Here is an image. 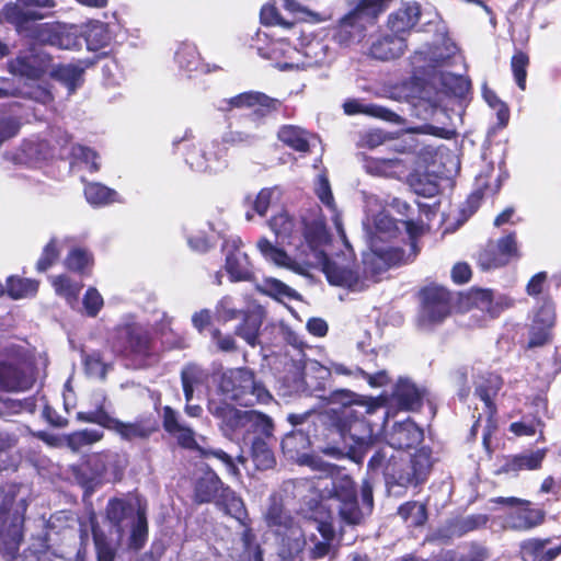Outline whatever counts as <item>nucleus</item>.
Listing matches in <instances>:
<instances>
[{
  "mask_svg": "<svg viewBox=\"0 0 561 561\" xmlns=\"http://www.w3.org/2000/svg\"><path fill=\"white\" fill-rule=\"evenodd\" d=\"M365 207L367 216L364 228L370 252L364 255V265L366 273L375 276L404 260L400 249L385 244L398 236L399 227L396 220L383 211L381 201L375 195L367 196Z\"/></svg>",
  "mask_w": 561,
  "mask_h": 561,
  "instance_id": "nucleus-3",
  "label": "nucleus"
},
{
  "mask_svg": "<svg viewBox=\"0 0 561 561\" xmlns=\"http://www.w3.org/2000/svg\"><path fill=\"white\" fill-rule=\"evenodd\" d=\"M268 226L278 243L295 244V241L301 240V222L296 221L287 211L273 216Z\"/></svg>",
  "mask_w": 561,
  "mask_h": 561,
  "instance_id": "nucleus-32",
  "label": "nucleus"
},
{
  "mask_svg": "<svg viewBox=\"0 0 561 561\" xmlns=\"http://www.w3.org/2000/svg\"><path fill=\"white\" fill-rule=\"evenodd\" d=\"M13 499L3 502L0 507V552L5 560L16 558L22 541L23 516L11 512Z\"/></svg>",
  "mask_w": 561,
  "mask_h": 561,
  "instance_id": "nucleus-18",
  "label": "nucleus"
},
{
  "mask_svg": "<svg viewBox=\"0 0 561 561\" xmlns=\"http://www.w3.org/2000/svg\"><path fill=\"white\" fill-rule=\"evenodd\" d=\"M393 398L403 410H415L421 407L422 392L409 379L400 378L393 391Z\"/></svg>",
  "mask_w": 561,
  "mask_h": 561,
  "instance_id": "nucleus-41",
  "label": "nucleus"
},
{
  "mask_svg": "<svg viewBox=\"0 0 561 561\" xmlns=\"http://www.w3.org/2000/svg\"><path fill=\"white\" fill-rule=\"evenodd\" d=\"M224 104L220 106V110L228 111L232 107H251L254 105H260L265 108H275L278 104L277 100L271 99L270 96L260 93V92H244L229 100H225Z\"/></svg>",
  "mask_w": 561,
  "mask_h": 561,
  "instance_id": "nucleus-40",
  "label": "nucleus"
},
{
  "mask_svg": "<svg viewBox=\"0 0 561 561\" xmlns=\"http://www.w3.org/2000/svg\"><path fill=\"white\" fill-rule=\"evenodd\" d=\"M75 477L79 484L93 491L104 481L116 478L118 473L117 455L113 453H98L89 456L84 463L77 467Z\"/></svg>",
  "mask_w": 561,
  "mask_h": 561,
  "instance_id": "nucleus-15",
  "label": "nucleus"
},
{
  "mask_svg": "<svg viewBox=\"0 0 561 561\" xmlns=\"http://www.w3.org/2000/svg\"><path fill=\"white\" fill-rule=\"evenodd\" d=\"M257 288L263 294L268 295L279 301L285 299H300V295L295 289L276 278H265L262 284L257 286Z\"/></svg>",
  "mask_w": 561,
  "mask_h": 561,
  "instance_id": "nucleus-46",
  "label": "nucleus"
},
{
  "mask_svg": "<svg viewBox=\"0 0 561 561\" xmlns=\"http://www.w3.org/2000/svg\"><path fill=\"white\" fill-rule=\"evenodd\" d=\"M84 39L87 48L91 51L105 48L112 41L108 25L100 21L90 22L84 31Z\"/></svg>",
  "mask_w": 561,
  "mask_h": 561,
  "instance_id": "nucleus-43",
  "label": "nucleus"
},
{
  "mask_svg": "<svg viewBox=\"0 0 561 561\" xmlns=\"http://www.w3.org/2000/svg\"><path fill=\"white\" fill-rule=\"evenodd\" d=\"M390 0H351V9L332 25L331 38L341 48L359 45Z\"/></svg>",
  "mask_w": 561,
  "mask_h": 561,
  "instance_id": "nucleus-6",
  "label": "nucleus"
},
{
  "mask_svg": "<svg viewBox=\"0 0 561 561\" xmlns=\"http://www.w3.org/2000/svg\"><path fill=\"white\" fill-rule=\"evenodd\" d=\"M440 83L447 92L460 98L465 96L471 87L470 80L467 77L451 72H442Z\"/></svg>",
  "mask_w": 561,
  "mask_h": 561,
  "instance_id": "nucleus-56",
  "label": "nucleus"
},
{
  "mask_svg": "<svg viewBox=\"0 0 561 561\" xmlns=\"http://www.w3.org/2000/svg\"><path fill=\"white\" fill-rule=\"evenodd\" d=\"M420 8L416 4H408L391 13L388 26L392 35H401L411 30L419 21Z\"/></svg>",
  "mask_w": 561,
  "mask_h": 561,
  "instance_id": "nucleus-38",
  "label": "nucleus"
},
{
  "mask_svg": "<svg viewBox=\"0 0 561 561\" xmlns=\"http://www.w3.org/2000/svg\"><path fill=\"white\" fill-rule=\"evenodd\" d=\"M218 389L226 399L244 407L266 404L273 399L266 387L256 379L253 370L247 367L225 370L220 376Z\"/></svg>",
  "mask_w": 561,
  "mask_h": 561,
  "instance_id": "nucleus-9",
  "label": "nucleus"
},
{
  "mask_svg": "<svg viewBox=\"0 0 561 561\" xmlns=\"http://www.w3.org/2000/svg\"><path fill=\"white\" fill-rule=\"evenodd\" d=\"M216 314L220 320L230 321L239 318L242 314V311L236 308L231 297L225 296L216 306Z\"/></svg>",
  "mask_w": 561,
  "mask_h": 561,
  "instance_id": "nucleus-64",
  "label": "nucleus"
},
{
  "mask_svg": "<svg viewBox=\"0 0 561 561\" xmlns=\"http://www.w3.org/2000/svg\"><path fill=\"white\" fill-rule=\"evenodd\" d=\"M82 360L85 373L93 378L104 379L108 369V365L104 363L99 352L83 354Z\"/></svg>",
  "mask_w": 561,
  "mask_h": 561,
  "instance_id": "nucleus-60",
  "label": "nucleus"
},
{
  "mask_svg": "<svg viewBox=\"0 0 561 561\" xmlns=\"http://www.w3.org/2000/svg\"><path fill=\"white\" fill-rule=\"evenodd\" d=\"M405 38L402 35L380 34L373 38L368 55L378 60L399 58L405 51Z\"/></svg>",
  "mask_w": 561,
  "mask_h": 561,
  "instance_id": "nucleus-31",
  "label": "nucleus"
},
{
  "mask_svg": "<svg viewBox=\"0 0 561 561\" xmlns=\"http://www.w3.org/2000/svg\"><path fill=\"white\" fill-rule=\"evenodd\" d=\"M314 526L321 534L322 540L314 542L309 552L312 559H319L328 554L330 549V541L334 537V529L330 524L327 523L316 522Z\"/></svg>",
  "mask_w": 561,
  "mask_h": 561,
  "instance_id": "nucleus-58",
  "label": "nucleus"
},
{
  "mask_svg": "<svg viewBox=\"0 0 561 561\" xmlns=\"http://www.w3.org/2000/svg\"><path fill=\"white\" fill-rule=\"evenodd\" d=\"M314 192L321 203L327 207V209L331 214V219L335 226V229L343 241V243L350 248L348 241L346 239L345 231L343 229L342 219L340 213L336 209V205L334 202V197L331 191V186L325 174H319L316 181Z\"/></svg>",
  "mask_w": 561,
  "mask_h": 561,
  "instance_id": "nucleus-35",
  "label": "nucleus"
},
{
  "mask_svg": "<svg viewBox=\"0 0 561 561\" xmlns=\"http://www.w3.org/2000/svg\"><path fill=\"white\" fill-rule=\"evenodd\" d=\"M175 61L179 67L188 72L196 71L201 67L199 54L191 43H182L175 51Z\"/></svg>",
  "mask_w": 561,
  "mask_h": 561,
  "instance_id": "nucleus-50",
  "label": "nucleus"
},
{
  "mask_svg": "<svg viewBox=\"0 0 561 561\" xmlns=\"http://www.w3.org/2000/svg\"><path fill=\"white\" fill-rule=\"evenodd\" d=\"M492 502L508 507V512L503 518V527L506 529L529 530L542 524L545 519V512L533 507L527 500L499 496L493 499Z\"/></svg>",
  "mask_w": 561,
  "mask_h": 561,
  "instance_id": "nucleus-16",
  "label": "nucleus"
},
{
  "mask_svg": "<svg viewBox=\"0 0 561 561\" xmlns=\"http://www.w3.org/2000/svg\"><path fill=\"white\" fill-rule=\"evenodd\" d=\"M399 516L409 524V526H422L426 519V507L420 502H407L398 510Z\"/></svg>",
  "mask_w": 561,
  "mask_h": 561,
  "instance_id": "nucleus-54",
  "label": "nucleus"
},
{
  "mask_svg": "<svg viewBox=\"0 0 561 561\" xmlns=\"http://www.w3.org/2000/svg\"><path fill=\"white\" fill-rule=\"evenodd\" d=\"M105 397H96V407L90 411L77 413V419L87 423H94L104 428L115 432L122 439L127 442L148 439L158 430V423L151 415L137 417L133 422H123L111 416L104 409Z\"/></svg>",
  "mask_w": 561,
  "mask_h": 561,
  "instance_id": "nucleus-10",
  "label": "nucleus"
},
{
  "mask_svg": "<svg viewBox=\"0 0 561 561\" xmlns=\"http://www.w3.org/2000/svg\"><path fill=\"white\" fill-rule=\"evenodd\" d=\"M225 489H228V486L222 483L217 473L213 470H207L195 482L194 500L199 504L210 502L217 504V500Z\"/></svg>",
  "mask_w": 561,
  "mask_h": 561,
  "instance_id": "nucleus-33",
  "label": "nucleus"
},
{
  "mask_svg": "<svg viewBox=\"0 0 561 561\" xmlns=\"http://www.w3.org/2000/svg\"><path fill=\"white\" fill-rule=\"evenodd\" d=\"M242 241L239 237L227 239L222 245L226 254V271L231 282L250 280L253 272L245 252L241 250Z\"/></svg>",
  "mask_w": 561,
  "mask_h": 561,
  "instance_id": "nucleus-27",
  "label": "nucleus"
},
{
  "mask_svg": "<svg viewBox=\"0 0 561 561\" xmlns=\"http://www.w3.org/2000/svg\"><path fill=\"white\" fill-rule=\"evenodd\" d=\"M113 351L142 366L154 359V348L147 330L137 324H127L116 329L113 342Z\"/></svg>",
  "mask_w": 561,
  "mask_h": 561,
  "instance_id": "nucleus-12",
  "label": "nucleus"
},
{
  "mask_svg": "<svg viewBox=\"0 0 561 561\" xmlns=\"http://www.w3.org/2000/svg\"><path fill=\"white\" fill-rule=\"evenodd\" d=\"M163 430L186 449L197 448L194 430L182 419L179 411L165 405L162 409Z\"/></svg>",
  "mask_w": 561,
  "mask_h": 561,
  "instance_id": "nucleus-29",
  "label": "nucleus"
},
{
  "mask_svg": "<svg viewBox=\"0 0 561 561\" xmlns=\"http://www.w3.org/2000/svg\"><path fill=\"white\" fill-rule=\"evenodd\" d=\"M386 438L389 447L393 449L412 448L423 440V431L408 417L405 421L394 423L387 432Z\"/></svg>",
  "mask_w": 561,
  "mask_h": 561,
  "instance_id": "nucleus-30",
  "label": "nucleus"
},
{
  "mask_svg": "<svg viewBox=\"0 0 561 561\" xmlns=\"http://www.w3.org/2000/svg\"><path fill=\"white\" fill-rule=\"evenodd\" d=\"M54 0H16L3 8L4 19L13 24L19 34L34 39H44L43 30H48V24H36L38 20L46 18L41 9H53Z\"/></svg>",
  "mask_w": 561,
  "mask_h": 561,
  "instance_id": "nucleus-11",
  "label": "nucleus"
},
{
  "mask_svg": "<svg viewBox=\"0 0 561 561\" xmlns=\"http://www.w3.org/2000/svg\"><path fill=\"white\" fill-rule=\"evenodd\" d=\"M84 195L93 206H103L116 201L117 193L100 183H90L84 188Z\"/></svg>",
  "mask_w": 561,
  "mask_h": 561,
  "instance_id": "nucleus-51",
  "label": "nucleus"
},
{
  "mask_svg": "<svg viewBox=\"0 0 561 561\" xmlns=\"http://www.w3.org/2000/svg\"><path fill=\"white\" fill-rule=\"evenodd\" d=\"M451 308L450 293L443 287H426L422 291V308L419 313V324L430 329L440 323L449 316Z\"/></svg>",
  "mask_w": 561,
  "mask_h": 561,
  "instance_id": "nucleus-19",
  "label": "nucleus"
},
{
  "mask_svg": "<svg viewBox=\"0 0 561 561\" xmlns=\"http://www.w3.org/2000/svg\"><path fill=\"white\" fill-rule=\"evenodd\" d=\"M343 108L347 115L365 114L390 123L400 124L402 122L400 115L377 104H367L357 100H348L343 104Z\"/></svg>",
  "mask_w": 561,
  "mask_h": 561,
  "instance_id": "nucleus-37",
  "label": "nucleus"
},
{
  "mask_svg": "<svg viewBox=\"0 0 561 561\" xmlns=\"http://www.w3.org/2000/svg\"><path fill=\"white\" fill-rule=\"evenodd\" d=\"M38 283L34 279L10 276L7 279V293L12 299L30 298L36 295Z\"/></svg>",
  "mask_w": 561,
  "mask_h": 561,
  "instance_id": "nucleus-47",
  "label": "nucleus"
},
{
  "mask_svg": "<svg viewBox=\"0 0 561 561\" xmlns=\"http://www.w3.org/2000/svg\"><path fill=\"white\" fill-rule=\"evenodd\" d=\"M557 314L553 301L543 297L534 307L528 325V348L541 347L552 342Z\"/></svg>",
  "mask_w": 561,
  "mask_h": 561,
  "instance_id": "nucleus-17",
  "label": "nucleus"
},
{
  "mask_svg": "<svg viewBox=\"0 0 561 561\" xmlns=\"http://www.w3.org/2000/svg\"><path fill=\"white\" fill-rule=\"evenodd\" d=\"M106 519L111 527V539L98 527L92 528L98 561H114L116 545L123 543L128 534L127 548L140 550L148 539V524L145 511L135 503L123 499H112L106 508Z\"/></svg>",
  "mask_w": 561,
  "mask_h": 561,
  "instance_id": "nucleus-2",
  "label": "nucleus"
},
{
  "mask_svg": "<svg viewBox=\"0 0 561 561\" xmlns=\"http://www.w3.org/2000/svg\"><path fill=\"white\" fill-rule=\"evenodd\" d=\"M257 249L261 252V254L267 260L276 265L285 266L291 270L297 271V266L295 262L287 255V253L275 247L268 239L261 238L257 241Z\"/></svg>",
  "mask_w": 561,
  "mask_h": 561,
  "instance_id": "nucleus-48",
  "label": "nucleus"
},
{
  "mask_svg": "<svg viewBox=\"0 0 561 561\" xmlns=\"http://www.w3.org/2000/svg\"><path fill=\"white\" fill-rule=\"evenodd\" d=\"M104 436L103 431L95 428H84L73 432L67 436V445L73 451L79 450L83 446L92 445L101 440Z\"/></svg>",
  "mask_w": 561,
  "mask_h": 561,
  "instance_id": "nucleus-55",
  "label": "nucleus"
},
{
  "mask_svg": "<svg viewBox=\"0 0 561 561\" xmlns=\"http://www.w3.org/2000/svg\"><path fill=\"white\" fill-rule=\"evenodd\" d=\"M302 237L306 243L301 250L306 255L305 263H321L330 284L346 287L352 291H362L368 286L367 276L360 277L356 271L329 260L324 247L330 236L323 218L305 219Z\"/></svg>",
  "mask_w": 561,
  "mask_h": 561,
  "instance_id": "nucleus-4",
  "label": "nucleus"
},
{
  "mask_svg": "<svg viewBox=\"0 0 561 561\" xmlns=\"http://www.w3.org/2000/svg\"><path fill=\"white\" fill-rule=\"evenodd\" d=\"M262 320L257 314L248 313L244 316L243 322L237 328V335L242 337L249 345L255 346L259 341V331Z\"/></svg>",
  "mask_w": 561,
  "mask_h": 561,
  "instance_id": "nucleus-53",
  "label": "nucleus"
},
{
  "mask_svg": "<svg viewBox=\"0 0 561 561\" xmlns=\"http://www.w3.org/2000/svg\"><path fill=\"white\" fill-rule=\"evenodd\" d=\"M50 66L49 55L37 46L21 50L16 57L8 61V69L12 75L32 80L42 78Z\"/></svg>",
  "mask_w": 561,
  "mask_h": 561,
  "instance_id": "nucleus-20",
  "label": "nucleus"
},
{
  "mask_svg": "<svg viewBox=\"0 0 561 561\" xmlns=\"http://www.w3.org/2000/svg\"><path fill=\"white\" fill-rule=\"evenodd\" d=\"M330 424L336 430L345 444L359 449L368 447L374 442L375 428L366 419L381 413L382 424L388 417V411L377 399L363 400L350 390H336L327 398Z\"/></svg>",
  "mask_w": 561,
  "mask_h": 561,
  "instance_id": "nucleus-1",
  "label": "nucleus"
},
{
  "mask_svg": "<svg viewBox=\"0 0 561 561\" xmlns=\"http://www.w3.org/2000/svg\"><path fill=\"white\" fill-rule=\"evenodd\" d=\"M263 56L273 60L285 58L286 61H297V57H300V50L291 46L286 39H277L271 43Z\"/></svg>",
  "mask_w": 561,
  "mask_h": 561,
  "instance_id": "nucleus-57",
  "label": "nucleus"
},
{
  "mask_svg": "<svg viewBox=\"0 0 561 561\" xmlns=\"http://www.w3.org/2000/svg\"><path fill=\"white\" fill-rule=\"evenodd\" d=\"M216 505L244 527L241 537L244 549L241 561H262V551L255 542V535L247 524L248 512L242 499L228 486L220 493Z\"/></svg>",
  "mask_w": 561,
  "mask_h": 561,
  "instance_id": "nucleus-13",
  "label": "nucleus"
},
{
  "mask_svg": "<svg viewBox=\"0 0 561 561\" xmlns=\"http://www.w3.org/2000/svg\"><path fill=\"white\" fill-rule=\"evenodd\" d=\"M280 193L277 187H266L259 192L255 199H253L252 206L256 214L264 216L270 205L279 199Z\"/></svg>",
  "mask_w": 561,
  "mask_h": 561,
  "instance_id": "nucleus-61",
  "label": "nucleus"
},
{
  "mask_svg": "<svg viewBox=\"0 0 561 561\" xmlns=\"http://www.w3.org/2000/svg\"><path fill=\"white\" fill-rule=\"evenodd\" d=\"M93 62L87 59L76 64L59 65L51 70V75L67 87L69 93H73L82 84L85 69Z\"/></svg>",
  "mask_w": 561,
  "mask_h": 561,
  "instance_id": "nucleus-36",
  "label": "nucleus"
},
{
  "mask_svg": "<svg viewBox=\"0 0 561 561\" xmlns=\"http://www.w3.org/2000/svg\"><path fill=\"white\" fill-rule=\"evenodd\" d=\"M263 115L262 110H256L244 119L240 129L225 131L220 139H217L220 147H226L228 150L229 147L253 146L265 138V128L260 121Z\"/></svg>",
  "mask_w": 561,
  "mask_h": 561,
  "instance_id": "nucleus-22",
  "label": "nucleus"
},
{
  "mask_svg": "<svg viewBox=\"0 0 561 561\" xmlns=\"http://www.w3.org/2000/svg\"><path fill=\"white\" fill-rule=\"evenodd\" d=\"M518 248L515 233H510L496 242L489 244L478 256L482 270L497 268L506 265L511 260L518 257Z\"/></svg>",
  "mask_w": 561,
  "mask_h": 561,
  "instance_id": "nucleus-25",
  "label": "nucleus"
},
{
  "mask_svg": "<svg viewBox=\"0 0 561 561\" xmlns=\"http://www.w3.org/2000/svg\"><path fill=\"white\" fill-rule=\"evenodd\" d=\"M34 378L26 360L19 354L0 359V388L5 391L20 392L32 387Z\"/></svg>",
  "mask_w": 561,
  "mask_h": 561,
  "instance_id": "nucleus-21",
  "label": "nucleus"
},
{
  "mask_svg": "<svg viewBox=\"0 0 561 561\" xmlns=\"http://www.w3.org/2000/svg\"><path fill=\"white\" fill-rule=\"evenodd\" d=\"M277 136L282 142L299 152H308L311 141L316 140L313 135L295 125L283 126Z\"/></svg>",
  "mask_w": 561,
  "mask_h": 561,
  "instance_id": "nucleus-39",
  "label": "nucleus"
},
{
  "mask_svg": "<svg viewBox=\"0 0 561 561\" xmlns=\"http://www.w3.org/2000/svg\"><path fill=\"white\" fill-rule=\"evenodd\" d=\"M477 309L486 312L490 318L497 317L503 310L513 306V300L504 295H494L489 289H478L471 295Z\"/></svg>",
  "mask_w": 561,
  "mask_h": 561,
  "instance_id": "nucleus-34",
  "label": "nucleus"
},
{
  "mask_svg": "<svg viewBox=\"0 0 561 561\" xmlns=\"http://www.w3.org/2000/svg\"><path fill=\"white\" fill-rule=\"evenodd\" d=\"M92 265L91 253L81 248H73L66 257V266L76 272L84 273Z\"/></svg>",
  "mask_w": 561,
  "mask_h": 561,
  "instance_id": "nucleus-59",
  "label": "nucleus"
},
{
  "mask_svg": "<svg viewBox=\"0 0 561 561\" xmlns=\"http://www.w3.org/2000/svg\"><path fill=\"white\" fill-rule=\"evenodd\" d=\"M503 381L499 375L488 374L486 376L480 377L477 381L476 396L485 405L486 424L483 431V444L486 446L492 432L495 430V421L493 416L496 412V408L493 403V399L502 388Z\"/></svg>",
  "mask_w": 561,
  "mask_h": 561,
  "instance_id": "nucleus-26",
  "label": "nucleus"
},
{
  "mask_svg": "<svg viewBox=\"0 0 561 561\" xmlns=\"http://www.w3.org/2000/svg\"><path fill=\"white\" fill-rule=\"evenodd\" d=\"M300 56L304 57L302 60H300L299 57H297V61H278V69L283 71L293 69L305 70L308 68L329 64L333 58L331 48L322 39H312L308 42L305 45L304 50L300 51Z\"/></svg>",
  "mask_w": 561,
  "mask_h": 561,
  "instance_id": "nucleus-28",
  "label": "nucleus"
},
{
  "mask_svg": "<svg viewBox=\"0 0 561 561\" xmlns=\"http://www.w3.org/2000/svg\"><path fill=\"white\" fill-rule=\"evenodd\" d=\"M268 438L270 437H254L248 443V445L251 446L253 461L260 470L272 468L275 462L273 453L266 443Z\"/></svg>",
  "mask_w": 561,
  "mask_h": 561,
  "instance_id": "nucleus-45",
  "label": "nucleus"
},
{
  "mask_svg": "<svg viewBox=\"0 0 561 561\" xmlns=\"http://www.w3.org/2000/svg\"><path fill=\"white\" fill-rule=\"evenodd\" d=\"M209 381V371L195 363H188L181 369V383L192 388L206 386Z\"/></svg>",
  "mask_w": 561,
  "mask_h": 561,
  "instance_id": "nucleus-49",
  "label": "nucleus"
},
{
  "mask_svg": "<svg viewBox=\"0 0 561 561\" xmlns=\"http://www.w3.org/2000/svg\"><path fill=\"white\" fill-rule=\"evenodd\" d=\"M51 284L58 296L64 297L70 306L78 300L79 293L82 288L80 283L72 282L66 275H59L53 278Z\"/></svg>",
  "mask_w": 561,
  "mask_h": 561,
  "instance_id": "nucleus-52",
  "label": "nucleus"
},
{
  "mask_svg": "<svg viewBox=\"0 0 561 561\" xmlns=\"http://www.w3.org/2000/svg\"><path fill=\"white\" fill-rule=\"evenodd\" d=\"M190 167L199 172H217L228 165L227 148L220 147L217 139L206 144L204 148H192L185 157Z\"/></svg>",
  "mask_w": 561,
  "mask_h": 561,
  "instance_id": "nucleus-23",
  "label": "nucleus"
},
{
  "mask_svg": "<svg viewBox=\"0 0 561 561\" xmlns=\"http://www.w3.org/2000/svg\"><path fill=\"white\" fill-rule=\"evenodd\" d=\"M386 466V481L388 484L401 486L417 485L423 482L432 467L430 454L420 450L409 462H402L391 456Z\"/></svg>",
  "mask_w": 561,
  "mask_h": 561,
  "instance_id": "nucleus-14",
  "label": "nucleus"
},
{
  "mask_svg": "<svg viewBox=\"0 0 561 561\" xmlns=\"http://www.w3.org/2000/svg\"><path fill=\"white\" fill-rule=\"evenodd\" d=\"M313 469L327 473L329 481H323V493L330 501V508L337 512L340 518L348 525H357L363 519L359 508L354 481L339 470L334 465L321 459H311Z\"/></svg>",
  "mask_w": 561,
  "mask_h": 561,
  "instance_id": "nucleus-7",
  "label": "nucleus"
},
{
  "mask_svg": "<svg viewBox=\"0 0 561 561\" xmlns=\"http://www.w3.org/2000/svg\"><path fill=\"white\" fill-rule=\"evenodd\" d=\"M458 48L449 38H443L440 45H425L411 57L412 66L420 72L426 73L430 69L443 66L454 57Z\"/></svg>",
  "mask_w": 561,
  "mask_h": 561,
  "instance_id": "nucleus-24",
  "label": "nucleus"
},
{
  "mask_svg": "<svg viewBox=\"0 0 561 561\" xmlns=\"http://www.w3.org/2000/svg\"><path fill=\"white\" fill-rule=\"evenodd\" d=\"M194 450H197L203 457L209 458L214 457L218 459L226 468V470L232 474H238L239 470L234 463L233 458L228 455L226 451L219 448H210V447H203L197 444V448Z\"/></svg>",
  "mask_w": 561,
  "mask_h": 561,
  "instance_id": "nucleus-62",
  "label": "nucleus"
},
{
  "mask_svg": "<svg viewBox=\"0 0 561 561\" xmlns=\"http://www.w3.org/2000/svg\"><path fill=\"white\" fill-rule=\"evenodd\" d=\"M207 411L217 421L225 437L248 445L254 437H272L273 420L256 410H240L221 399L209 398Z\"/></svg>",
  "mask_w": 561,
  "mask_h": 561,
  "instance_id": "nucleus-5",
  "label": "nucleus"
},
{
  "mask_svg": "<svg viewBox=\"0 0 561 561\" xmlns=\"http://www.w3.org/2000/svg\"><path fill=\"white\" fill-rule=\"evenodd\" d=\"M529 64L528 56L523 51H517L513 55L511 67L513 75L515 77V81L517 85L525 90L526 88V77H527V67Z\"/></svg>",
  "mask_w": 561,
  "mask_h": 561,
  "instance_id": "nucleus-63",
  "label": "nucleus"
},
{
  "mask_svg": "<svg viewBox=\"0 0 561 561\" xmlns=\"http://www.w3.org/2000/svg\"><path fill=\"white\" fill-rule=\"evenodd\" d=\"M264 520L278 538L282 559L291 560L304 550L307 543L305 530L295 522L280 494L270 496Z\"/></svg>",
  "mask_w": 561,
  "mask_h": 561,
  "instance_id": "nucleus-8",
  "label": "nucleus"
},
{
  "mask_svg": "<svg viewBox=\"0 0 561 561\" xmlns=\"http://www.w3.org/2000/svg\"><path fill=\"white\" fill-rule=\"evenodd\" d=\"M41 33L44 39H38L39 42H47L51 46H56L60 49L70 50L80 46L79 37L66 27L59 25L55 27L48 24V30H43Z\"/></svg>",
  "mask_w": 561,
  "mask_h": 561,
  "instance_id": "nucleus-42",
  "label": "nucleus"
},
{
  "mask_svg": "<svg viewBox=\"0 0 561 561\" xmlns=\"http://www.w3.org/2000/svg\"><path fill=\"white\" fill-rule=\"evenodd\" d=\"M546 449H537L520 455H516L507 460L504 470L506 472H515L519 470H536L540 468L545 457Z\"/></svg>",
  "mask_w": 561,
  "mask_h": 561,
  "instance_id": "nucleus-44",
  "label": "nucleus"
}]
</instances>
